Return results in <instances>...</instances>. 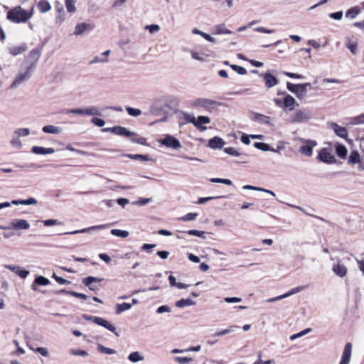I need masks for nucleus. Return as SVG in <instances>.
<instances>
[{
	"label": "nucleus",
	"mask_w": 364,
	"mask_h": 364,
	"mask_svg": "<svg viewBox=\"0 0 364 364\" xmlns=\"http://www.w3.org/2000/svg\"><path fill=\"white\" fill-rule=\"evenodd\" d=\"M33 16V10H25L16 6L7 13V19L16 23H26Z\"/></svg>",
	"instance_id": "obj_1"
},
{
	"label": "nucleus",
	"mask_w": 364,
	"mask_h": 364,
	"mask_svg": "<svg viewBox=\"0 0 364 364\" xmlns=\"http://www.w3.org/2000/svg\"><path fill=\"white\" fill-rule=\"evenodd\" d=\"M30 56H36V59L34 63H33L29 67L26 68L25 71H21L18 73V75L16 76L14 80L13 81L11 88L14 89L18 87L21 84H22L23 82L28 80L31 75L33 69L36 66V62L39 56V53L35 50H33L30 53Z\"/></svg>",
	"instance_id": "obj_2"
},
{
	"label": "nucleus",
	"mask_w": 364,
	"mask_h": 364,
	"mask_svg": "<svg viewBox=\"0 0 364 364\" xmlns=\"http://www.w3.org/2000/svg\"><path fill=\"white\" fill-rule=\"evenodd\" d=\"M313 118V113L309 109H296L289 117L288 122L292 124L306 123Z\"/></svg>",
	"instance_id": "obj_3"
},
{
	"label": "nucleus",
	"mask_w": 364,
	"mask_h": 364,
	"mask_svg": "<svg viewBox=\"0 0 364 364\" xmlns=\"http://www.w3.org/2000/svg\"><path fill=\"white\" fill-rule=\"evenodd\" d=\"M175 99L169 97H164L156 100L150 107L149 113L152 115L158 116L164 112V105L168 102H172Z\"/></svg>",
	"instance_id": "obj_4"
},
{
	"label": "nucleus",
	"mask_w": 364,
	"mask_h": 364,
	"mask_svg": "<svg viewBox=\"0 0 364 364\" xmlns=\"http://www.w3.org/2000/svg\"><path fill=\"white\" fill-rule=\"evenodd\" d=\"M65 114H75L80 115H87V116H101L102 115V109L100 108L91 106L87 108H77V109H65L64 111Z\"/></svg>",
	"instance_id": "obj_5"
},
{
	"label": "nucleus",
	"mask_w": 364,
	"mask_h": 364,
	"mask_svg": "<svg viewBox=\"0 0 364 364\" xmlns=\"http://www.w3.org/2000/svg\"><path fill=\"white\" fill-rule=\"evenodd\" d=\"M220 105V102L208 98H198L193 102L194 107L202 108L208 112L218 107Z\"/></svg>",
	"instance_id": "obj_6"
},
{
	"label": "nucleus",
	"mask_w": 364,
	"mask_h": 364,
	"mask_svg": "<svg viewBox=\"0 0 364 364\" xmlns=\"http://www.w3.org/2000/svg\"><path fill=\"white\" fill-rule=\"evenodd\" d=\"M159 142L172 149H178L181 147V142L171 135L167 134L162 139L159 140Z\"/></svg>",
	"instance_id": "obj_7"
},
{
	"label": "nucleus",
	"mask_w": 364,
	"mask_h": 364,
	"mask_svg": "<svg viewBox=\"0 0 364 364\" xmlns=\"http://www.w3.org/2000/svg\"><path fill=\"white\" fill-rule=\"evenodd\" d=\"M318 158L321 161L328 164H334L336 161L332 151L328 148L321 149L319 151Z\"/></svg>",
	"instance_id": "obj_8"
},
{
	"label": "nucleus",
	"mask_w": 364,
	"mask_h": 364,
	"mask_svg": "<svg viewBox=\"0 0 364 364\" xmlns=\"http://www.w3.org/2000/svg\"><path fill=\"white\" fill-rule=\"evenodd\" d=\"M287 87L290 92L295 94L299 100L304 99L306 95L307 90H304V86L301 85V84L287 82Z\"/></svg>",
	"instance_id": "obj_9"
},
{
	"label": "nucleus",
	"mask_w": 364,
	"mask_h": 364,
	"mask_svg": "<svg viewBox=\"0 0 364 364\" xmlns=\"http://www.w3.org/2000/svg\"><path fill=\"white\" fill-rule=\"evenodd\" d=\"M332 272L338 277L343 278L347 275L348 269L346 266L338 259L332 266Z\"/></svg>",
	"instance_id": "obj_10"
},
{
	"label": "nucleus",
	"mask_w": 364,
	"mask_h": 364,
	"mask_svg": "<svg viewBox=\"0 0 364 364\" xmlns=\"http://www.w3.org/2000/svg\"><path fill=\"white\" fill-rule=\"evenodd\" d=\"M10 225L11 228L16 230H26L30 228V223L25 219H14Z\"/></svg>",
	"instance_id": "obj_11"
},
{
	"label": "nucleus",
	"mask_w": 364,
	"mask_h": 364,
	"mask_svg": "<svg viewBox=\"0 0 364 364\" xmlns=\"http://www.w3.org/2000/svg\"><path fill=\"white\" fill-rule=\"evenodd\" d=\"M4 267L5 269H7L13 272L14 273H15L16 274H17L18 276H19L20 277H21L23 279L26 278L28 277V275L29 274L28 271L25 270V269H21V267L18 265L4 264Z\"/></svg>",
	"instance_id": "obj_12"
},
{
	"label": "nucleus",
	"mask_w": 364,
	"mask_h": 364,
	"mask_svg": "<svg viewBox=\"0 0 364 364\" xmlns=\"http://www.w3.org/2000/svg\"><path fill=\"white\" fill-rule=\"evenodd\" d=\"M93 28H94V26H91L90 23H85V22L77 23L75 26L73 35L81 36L85 31L92 30Z\"/></svg>",
	"instance_id": "obj_13"
},
{
	"label": "nucleus",
	"mask_w": 364,
	"mask_h": 364,
	"mask_svg": "<svg viewBox=\"0 0 364 364\" xmlns=\"http://www.w3.org/2000/svg\"><path fill=\"white\" fill-rule=\"evenodd\" d=\"M95 320H96V324L105 327L107 330H109L111 332H112L113 333H114V335L117 336H119V333L117 331L116 327L112 323H111L109 321H108L102 318H100V317L99 318V319H95Z\"/></svg>",
	"instance_id": "obj_14"
},
{
	"label": "nucleus",
	"mask_w": 364,
	"mask_h": 364,
	"mask_svg": "<svg viewBox=\"0 0 364 364\" xmlns=\"http://www.w3.org/2000/svg\"><path fill=\"white\" fill-rule=\"evenodd\" d=\"M351 352H352V345L350 343H348L345 346V348H344V350L342 354L340 364H349V363L350 361Z\"/></svg>",
	"instance_id": "obj_15"
},
{
	"label": "nucleus",
	"mask_w": 364,
	"mask_h": 364,
	"mask_svg": "<svg viewBox=\"0 0 364 364\" xmlns=\"http://www.w3.org/2000/svg\"><path fill=\"white\" fill-rule=\"evenodd\" d=\"M109 226V225H108V224L94 225V226H91V227H89V228H83V229L68 232H66L65 234H68V235H75V234H78V233H87V232H90L92 230L105 229V228H107Z\"/></svg>",
	"instance_id": "obj_16"
},
{
	"label": "nucleus",
	"mask_w": 364,
	"mask_h": 364,
	"mask_svg": "<svg viewBox=\"0 0 364 364\" xmlns=\"http://www.w3.org/2000/svg\"><path fill=\"white\" fill-rule=\"evenodd\" d=\"M330 127L334 131L338 136L343 139H346L348 137V131L345 127H341L335 122L331 123L330 124Z\"/></svg>",
	"instance_id": "obj_17"
},
{
	"label": "nucleus",
	"mask_w": 364,
	"mask_h": 364,
	"mask_svg": "<svg viewBox=\"0 0 364 364\" xmlns=\"http://www.w3.org/2000/svg\"><path fill=\"white\" fill-rule=\"evenodd\" d=\"M307 144L300 147V152L306 156H311L313 154L312 148L316 146V142L311 140L306 141Z\"/></svg>",
	"instance_id": "obj_18"
},
{
	"label": "nucleus",
	"mask_w": 364,
	"mask_h": 364,
	"mask_svg": "<svg viewBox=\"0 0 364 364\" xmlns=\"http://www.w3.org/2000/svg\"><path fill=\"white\" fill-rule=\"evenodd\" d=\"M111 53L110 50H107L102 53L100 54V55H97L94 57L90 61V64H97V63H105L109 61L108 56Z\"/></svg>",
	"instance_id": "obj_19"
},
{
	"label": "nucleus",
	"mask_w": 364,
	"mask_h": 364,
	"mask_svg": "<svg viewBox=\"0 0 364 364\" xmlns=\"http://www.w3.org/2000/svg\"><path fill=\"white\" fill-rule=\"evenodd\" d=\"M299 106L296 100L290 95H287L284 98V107L292 111L296 107Z\"/></svg>",
	"instance_id": "obj_20"
},
{
	"label": "nucleus",
	"mask_w": 364,
	"mask_h": 364,
	"mask_svg": "<svg viewBox=\"0 0 364 364\" xmlns=\"http://www.w3.org/2000/svg\"><path fill=\"white\" fill-rule=\"evenodd\" d=\"M210 122V119L206 116H199L196 119L194 126L200 131L206 130V127L203 124H207Z\"/></svg>",
	"instance_id": "obj_21"
},
{
	"label": "nucleus",
	"mask_w": 364,
	"mask_h": 364,
	"mask_svg": "<svg viewBox=\"0 0 364 364\" xmlns=\"http://www.w3.org/2000/svg\"><path fill=\"white\" fill-rule=\"evenodd\" d=\"M252 119L262 124L272 125L271 122V117L262 114L254 112L252 114Z\"/></svg>",
	"instance_id": "obj_22"
},
{
	"label": "nucleus",
	"mask_w": 364,
	"mask_h": 364,
	"mask_svg": "<svg viewBox=\"0 0 364 364\" xmlns=\"http://www.w3.org/2000/svg\"><path fill=\"white\" fill-rule=\"evenodd\" d=\"M112 133L117 135L126 136H135L136 134L127 130L125 127H122L120 126H115L112 127Z\"/></svg>",
	"instance_id": "obj_23"
},
{
	"label": "nucleus",
	"mask_w": 364,
	"mask_h": 364,
	"mask_svg": "<svg viewBox=\"0 0 364 364\" xmlns=\"http://www.w3.org/2000/svg\"><path fill=\"white\" fill-rule=\"evenodd\" d=\"M27 50L26 44L23 43L19 46H14L9 48V52L11 55L16 56L22 54Z\"/></svg>",
	"instance_id": "obj_24"
},
{
	"label": "nucleus",
	"mask_w": 364,
	"mask_h": 364,
	"mask_svg": "<svg viewBox=\"0 0 364 364\" xmlns=\"http://www.w3.org/2000/svg\"><path fill=\"white\" fill-rule=\"evenodd\" d=\"M32 152L35 154H51L55 152V149L53 148H45L43 146H34L31 149Z\"/></svg>",
	"instance_id": "obj_25"
},
{
	"label": "nucleus",
	"mask_w": 364,
	"mask_h": 364,
	"mask_svg": "<svg viewBox=\"0 0 364 364\" xmlns=\"http://www.w3.org/2000/svg\"><path fill=\"white\" fill-rule=\"evenodd\" d=\"M265 85L268 88L273 87L274 86L277 85L279 82L278 80L272 75L269 73H266L263 75Z\"/></svg>",
	"instance_id": "obj_26"
},
{
	"label": "nucleus",
	"mask_w": 364,
	"mask_h": 364,
	"mask_svg": "<svg viewBox=\"0 0 364 364\" xmlns=\"http://www.w3.org/2000/svg\"><path fill=\"white\" fill-rule=\"evenodd\" d=\"M225 144V141L223 139L218 136H214L210 139L208 141V146L212 149H221Z\"/></svg>",
	"instance_id": "obj_27"
},
{
	"label": "nucleus",
	"mask_w": 364,
	"mask_h": 364,
	"mask_svg": "<svg viewBox=\"0 0 364 364\" xmlns=\"http://www.w3.org/2000/svg\"><path fill=\"white\" fill-rule=\"evenodd\" d=\"M42 130L45 133L59 134L62 132L63 129L54 125H46L43 127Z\"/></svg>",
	"instance_id": "obj_28"
},
{
	"label": "nucleus",
	"mask_w": 364,
	"mask_h": 364,
	"mask_svg": "<svg viewBox=\"0 0 364 364\" xmlns=\"http://www.w3.org/2000/svg\"><path fill=\"white\" fill-rule=\"evenodd\" d=\"M128 360L134 363L141 362L144 360V356L139 351H134L129 354Z\"/></svg>",
	"instance_id": "obj_29"
},
{
	"label": "nucleus",
	"mask_w": 364,
	"mask_h": 364,
	"mask_svg": "<svg viewBox=\"0 0 364 364\" xmlns=\"http://www.w3.org/2000/svg\"><path fill=\"white\" fill-rule=\"evenodd\" d=\"M50 284V281L48 279L43 277V276H38L36 277L34 283L32 284V289L36 290V285L39 286H47Z\"/></svg>",
	"instance_id": "obj_30"
},
{
	"label": "nucleus",
	"mask_w": 364,
	"mask_h": 364,
	"mask_svg": "<svg viewBox=\"0 0 364 364\" xmlns=\"http://www.w3.org/2000/svg\"><path fill=\"white\" fill-rule=\"evenodd\" d=\"M346 46L348 49L350 50V51L353 55L356 54L357 47H358V43H357L356 41H354L349 37L346 38Z\"/></svg>",
	"instance_id": "obj_31"
},
{
	"label": "nucleus",
	"mask_w": 364,
	"mask_h": 364,
	"mask_svg": "<svg viewBox=\"0 0 364 364\" xmlns=\"http://www.w3.org/2000/svg\"><path fill=\"white\" fill-rule=\"evenodd\" d=\"M37 8L41 13H46L51 9L50 3L46 0H40Z\"/></svg>",
	"instance_id": "obj_32"
},
{
	"label": "nucleus",
	"mask_w": 364,
	"mask_h": 364,
	"mask_svg": "<svg viewBox=\"0 0 364 364\" xmlns=\"http://www.w3.org/2000/svg\"><path fill=\"white\" fill-rule=\"evenodd\" d=\"M336 154L343 159H345L347 156L348 150L344 145L337 144L336 145Z\"/></svg>",
	"instance_id": "obj_33"
},
{
	"label": "nucleus",
	"mask_w": 364,
	"mask_h": 364,
	"mask_svg": "<svg viewBox=\"0 0 364 364\" xmlns=\"http://www.w3.org/2000/svg\"><path fill=\"white\" fill-rule=\"evenodd\" d=\"M195 304L196 301L191 299H182L175 303L176 306L178 308H184L186 306H193Z\"/></svg>",
	"instance_id": "obj_34"
},
{
	"label": "nucleus",
	"mask_w": 364,
	"mask_h": 364,
	"mask_svg": "<svg viewBox=\"0 0 364 364\" xmlns=\"http://www.w3.org/2000/svg\"><path fill=\"white\" fill-rule=\"evenodd\" d=\"M254 146L257 149L262 150L263 151L278 152L277 150H275L274 148H271L270 146L266 143L256 142L255 143Z\"/></svg>",
	"instance_id": "obj_35"
},
{
	"label": "nucleus",
	"mask_w": 364,
	"mask_h": 364,
	"mask_svg": "<svg viewBox=\"0 0 364 364\" xmlns=\"http://www.w3.org/2000/svg\"><path fill=\"white\" fill-rule=\"evenodd\" d=\"M360 162V156L358 151H352L348 156V163L354 165Z\"/></svg>",
	"instance_id": "obj_36"
},
{
	"label": "nucleus",
	"mask_w": 364,
	"mask_h": 364,
	"mask_svg": "<svg viewBox=\"0 0 364 364\" xmlns=\"http://www.w3.org/2000/svg\"><path fill=\"white\" fill-rule=\"evenodd\" d=\"M348 124L351 126L364 124V113L360 115L351 117Z\"/></svg>",
	"instance_id": "obj_37"
},
{
	"label": "nucleus",
	"mask_w": 364,
	"mask_h": 364,
	"mask_svg": "<svg viewBox=\"0 0 364 364\" xmlns=\"http://www.w3.org/2000/svg\"><path fill=\"white\" fill-rule=\"evenodd\" d=\"M214 34H231L232 32L226 28L225 24H218L214 26Z\"/></svg>",
	"instance_id": "obj_38"
},
{
	"label": "nucleus",
	"mask_w": 364,
	"mask_h": 364,
	"mask_svg": "<svg viewBox=\"0 0 364 364\" xmlns=\"http://www.w3.org/2000/svg\"><path fill=\"white\" fill-rule=\"evenodd\" d=\"M360 13V9L358 7H353L346 12V17L350 19H355Z\"/></svg>",
	"instance_id": "obj_39"
},
{
	"label": "nucleus",
	"mask_w": 364,
	"mask_h": 364,
	"mask_svg": "<svg viewBox=\"0 0 364 364\" xmlns=\"http://www.w3.org/2000/svg\"><path fill=\"white\" fill-rule=\"evenodd\" d=\"M75 4L76 1L75 0H65L66 10L70 14H74L76 12L77 9Z\"/></svg>",
	"instance_id": "obj_40"
},
{
	"label": "nucleus",
	"mask_w": 364,
	"mask_h": 364,
	"mask_svg": "<svg viewBox=\"0 0 364 364\" xmlns=\"http://www.w3.org/2000/svg\"><path fill=\"white\" fill-rule=\"evenodd\" d=\"M191 57L198 61L200 62H205L207 60L208 58L209 57V55L205 53H201L196 51H191Z\"/></svg>",
	"instance_id": "obj_41"
},
{
	"label": "nucleus",
	"mask_w": 364,
	"mask_h": 364,
	"mask_svg": "<svg viewBox=\"0 0 364 364\" xmlns=\"http://www.w3.org/2000/svg\"><path fill=\"white\" fill-rule=\"evenodd\" d=\"M132 308V304L128 303H122L116 305V314H120L122 312L129 310Z\"/></svg>",
	"instance_id": "obj_42"
},
{
	"label": "nucleus",
	"mask_w": 364,
	"mask_h": 364,
	"mask_svg": "<svg viewBox=\"0 0 364 364\" xmlns=\"http://www.w3.org/2000/svg\"><path fill=\"white\" fill-rule=\"evenodd\" d=\"M111 234L114 236L126 238L129 235V232L127 230H122L119 229H112Z\"/></svg>",
	"instance_id": "obj_43"
},
{
	"label": "nucleus",
	"mask_w": 364,
	"mask_h": 364,
	"mask_svg": "<svg viewBox=\"0 0 364 364\" xmlns=\"http://www.w3.org/2000/svg\"><path fill=\"white\" fill-rule=\"evenodd\" d=\"M30 134V129L28 128H19L16 129L14 132V135L18 136V138L23 136H27Z\"/></svg>",
	"instance_id": "obj_44"
},
{
	"label": "nucleus",
	"mask_w": 364,
	"mask_h": 364,
	"mask_svg": "<svg viewBox=\"0 0 364 364\" xmlns=\"http://www.w3.org/2000/svg\"><path fill=\"white\" fill-rule=\"evenodd\" d=\"M238 328H239V326H230L229 328H228L226 329H224V330H222V331L216 332L214 334V336H224V335H226V334H228V333L234 332Z\"/></svg>",
	"instance_id": "obj_45"
},
{
	"label": "nucleus",
	"mask_w": 364,
	"mask_h": 364,
	"mask_svg": "<svg viewBox=\"0 0 364 364\" xmlns=\"http://www.w3.org/2000/svg\"><path fill=\"white\" fill-rule=\"evenodd\" d=\"M97 350L100 352L105 353V354H107V355H113V354L116 353V351L114 349L107 348V347L102 346V344L97 345Z\"/></svg>",
	"instance_id": "obj_46"
},
{
	"label": "nucleus",
	"mask_w": 364,
	"mask_h": 364,
	"mask_svg": "<svg viewBox=\"0 0 364 364\" xmlns=\"http://www.w3.org/2000/svg\"><path fill=\"white\" fill-rule=\"evenodd\" d=\"M311 331V328H306L297 333H295V334H293L290 336L289 339L291 341H294L299 338H301L306 334H308L309 333H310Z\"/></svg>",
	"instance_id": "obj_47"
},
{
	"label": "nucleus",
	"mask_w": 364,
	"mask_h": 364,
	"mask_svg": "<svg viewBox=\"0 0 364 364\" xmlns=\"http://www.w3.org/2000/svg\"><path fill=\"white\" fill-rule=\"evenodd\" d=\"M174 361L178 363V364H187L191 363L193 361V358L189 357H180L176 356L173 358Z\"/></svg>",
	"instance_id": "obj_48"
},
{
	"label": "nucleus",
	"mask_w": 364,
	"mask_h": 364,
	"mask_svg": "<svg viewBox=\"0 0 364 364\" xmlns=\"http://www.w3.org/2000/svg\"><path fill=\"white\" fill-rule=\"evenodd\" d=\"M11 145L17 149H20L22 148V143L19 138L15 135H14L13 138L11 139L10 141Z\"/></svg>",
	"instance_id": "obj_49"
},
{
	"label": "nucleus",
	"mask_w": 364,
	"mask_h": 364,
	"mask_svg": "<svg viewBox=\"0 0 364 364\" xmlns=\"http://www.w3.org/2000/svg\"><path fill=\"white\" fill-rule=\"evenodd\" d=\"M183 118L187 123H191L194 125L196 117L193 114L188 113V112H183Z\"/></svg>",
	"instance_id": "obj_50"
},
{
	"label": "nucleus",
	"mask_w": 364,
	"mask_h": 364,
	"mask_svg": "<svg viewBox=\"0 0 364 364\" xmlns=\"http://www.w3.org/2000/svg\"><path fill=\"white\" fill-rule=\"evenodd\" d=\"M129 159H134V160H140L143 161H146L149 160V156L147 155H142V154H127L126 155Z\"/></svg>",
	"instance_id": "obj_51"
},
{
	"label": "nucleus",
	"mask_w": 364,
	"mask_h": 364,
	"mask_svg": "<svg viewBox=\"0 0 364 364\" xmlns=\"http://www.w3.org/2000/svg\"><path fill=\"white\" fill-rule=\"evenodd\" d=\"M181 232H185L184 231H181ZM186 232L190 235H194V236H197V237H199L201 238L205 237V232L204 231H200V230H190L186 231Z\"/></svg>",
	"instance_id": "obj_52"
},
{
	"label": "nucleus",
	"mask_w": 364,
	"mask_h": 364,
	"mask_svg": "<svg viewBox=\"0 0 364 364\" xmlns=\"http://www.w3.org/2000/svg\"><path fill=\"white\" fill-rule=\"evenodd\" d=\"M304 289V287H297L290 289L288 292L283 294L284 298L289 297L293 294H297L301 291Z\"/></svg>",
	"instance_id": "obj_53"
},
{
	"label": "nucleus",
	"mask_w": 364,
	"mask_h": 364,
	"mask_svg": "<svg viewBox=\"0 0 364 364\" xmlns=\"http://www.w3.org/2000/svg\"><path fill=\"white\" fill-rule=\"evenodd\" d=\"M60 292H62V293H67V294H68L70 295L74 296L77 297V298L84 299H86L87 298V296L86 294H82V293L75 292V291H67L65 289L60 290Z\"/></svg>",
	"instance_id": "obj_54"
},
{
	"label": "nucleus",
	"mask_w": 364,
	"mask_h": 364,
	"mask_svg": "<svg viewBox=\"0 0 364 364\" xmlns=\"http://www.w3.org/2000/svg\"><path fill=\"white\" fill-rule=\"evenodd\" d=\"M126 111L129 115L133 117H138L141 114V111L139 109L133 108L130 107H127L126 108Z\"/></svg>",
	"instance_id": "obj_55"
},
{
	"label": "nucleus",
	"mask_w": 364,
	"mask_h": 364,
	"mask_svg": "<svg viewBox=\"0 0 364 364\" xmlns=\"http://www.w3.org/2000/svg\"><path fill=\"white\" fill-rule=\"evenodd\" d=\"M230 68L235 72H237L239 75H244L247 74V70L240 65H230Z\"/></svg>",
	"instance_id": "obj_56"
},
{
	"label": "nucleus",
	"mask_w": 364,
	"mask_h": 364,
	"mask_svg": "<svg viewBox=\"0 0 364 364\" xmlns=\"http://www.w3.org/2000/svg\"><path fill=\"white\" fill-rule=\"evenodd\" d=\"M144 28L148 30L151 34H154L160 30V26L157 24L146 25Z\"/></svg>",
	"instance_id": "obj_57"
},
{
	"label": "nucleus",
	"mask_w": 364,
	"mask_h": 364,
	"mask_svg": "<svg viewBox=\"0 0 364 364\" xmlns=\"http://www.w3.org/2000/svg\"><path fill=\"white\" fill-rule=\"evenodd\" d=\"M45 226H52V225H60L62 224L59 220L56 219H49L41 221Z\"/></svg>",
	"instance_id": "obj_58"
},
{
	"label": "nucleus",
	"mask_w": 364,
	"mask_h": 364,
	"mask_svg": "<svg viewBox=\"0 0 364 364\" xmlns=\"http://www.w3.org/2000/svg\"><path fill=\"white\" fill-rule=\"evenodd\" d=\"M197 216H198L197 213H189L186 214V215L180 218V220L182 221H191V220H194Z\"/></svg>",
	"instance_id": "obj_59"
},
{
	"label": "nucleus",
	"mask_w": 364,
	"mask_h": 364,
	"mask_svg": "<svg viewBox=\"0 0 364 364\" xmlns=\"http://www.w3.org/2000/svg\"><path fill=\"white\" fill-rule=\"evenodd\" d=\"M52 277L60 284L61 285H67L70 284V282L68 280H66L60 277H58L55 273L53 274Z\"/></svg>",
	"instance_id": "obj_60"
},
{
	"label": "nucleus",
	"mask_w": 364,
	"mask_h": 364,
	"mask_svg": "<svg viewBox=\"0 0 364 364\" xmlns=\"http://www.w3.org/2000/svg\"><path fill=\"white\" fill-rule=\"evenodd\" d=\"M224 151L233 156H239L240 154L233 147H228L224 149Z\"/></svg>",
	"instance_id": "obj_61"
},
{
	"label": "nucleus",
	"mask_w": 364,
	"mask_h": 364,
	"mask_svg": "<svg viewBox=\"0 0 364 364\" xmlns=\"http://www.w3.org/2000/svg\"><path fill=\"white\" fill-rule=\"evenodd\" d=\"M328 16L331 18H333L336 21H340L342 19L343 14V11H337L335 13H331V14H329Z\"/></svg>",
	"instance_id": "obj_62"
},
{
	"label": "nucleus",
	"mask_w": 364,
	"mask_h": 364,
	"mask_svg": "<svg viewBox=\"0 0 364 364\" xmlns=\"http://www.w3.org/2000/svg\"><path fill=\"white\" fill-rule=\"evenodd\" d=\"M133 143L147 146L146 139L144 137L133 138L131 139Z\"/></svg>",
	"instance_id": "obj_63"
},
{
	"label": "nucleus",
	"mask_w": 364,
	"mask_h": 364,
	"mask_svg": "<svg viewBox=\"0 0 364 364\" xmlns=\"http://www.w3.org/2000/svg\"><path fill=\"white\" fill-rule=\"evenodd\" d=\"M91 122L95 126L99 127H103L105 125V122L103 119H100V118H97V117H93L91 119Z\"/></svg>",
	"instance_id": "obj_64"
}]
</instances>
